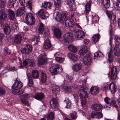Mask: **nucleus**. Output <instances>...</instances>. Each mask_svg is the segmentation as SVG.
I'll list each match as a JSON object with an SVG mask.
<instances>
[{
    "label": "nucleus",
    "instance_id": "7c9ffc66",
    "mask_svg": "<svg viewBox=\"0 0 120 120\" xmlns=\"http://www.w3.org/2000/svg\"><path fill=\"white\" fill-rule=\"evenodd\" d=\"M99 90V88L96 87H92L90 89L91 93L94 95L96 94Z\"/></svg>",
    "mask_w": 120,
    "mask_h": 120
},
{
    "label": "nucleus",
    "instance_id": "c03bdc74",
    "mask_svg": "<svg viewBox=\"0 0 120 120\" xmlns=\"http://www.w3.org/2000/svg\"><path fill=\"white\" fill-rule=\"evenodd\" d=\"M57 55V53L56 54L55 56V60L57 61L60 63H62L64 60V59L62 58L61 57H56V56Z\"/></svg>",
    "mask_w": 120,
    "mask_h": 120
},
{
    "label": "nucleus",
    "instance_id": "72a5a7b5",
    "mask_svg": "<svg viewBox=\"0 0 120 120\" xmlns=\"http://www.w3.org/2000/svg\"><path fill=\"white\" fill-rule=\"evenodd\" d=\"M112 49L111 48L110 49V50L108 56L109 59L108 60L109 62V63H111L112 62L113 60V58L112 56Z\"/></svg>",
    "mask_w": 120,
    "mask_h": 120
},
{
    "label": "nucleus",
    "instance_id": "7ed1b4c3",
    "mask_svg": "<svg viewBox=\"0 0 120 120\" xmlns=\"http://www.w3.org/2000/svg\"><path fill=\"white\" fill-rule=\"evenodd\" d=\"M66 16V14H61L59 12L57 13L55 19L57 22H60L62 24L65 20Z\"/></svg>",
    "mask_w": 120,
    "mask_h": 120
},
{
    "label": "nucleus",
    "instance_id": "37998d69",
    "mask_svg": "<svg viewBox=\"0 0 120 120\" xmlns=\"http://www.w3.org/2000/svg\"><path fill=\"white\" fill-rule=\"evenodd\" d=\"M41 80L42 82L44 83L46 82V74L43 72H42L41 75Z\"/></svg>",
    "mask_w": 120,
    "mask_h": 120
},
{
    "label": "nucleus",
    "instance_id": "ea45409f",
    "mask_svg": "<svg viewBox=\"0 0 120 120\" xmlns=\"http://www.w3.org/2000/svg\"><path fill=\"white\" fill-rule=\"evenodd\" d=\"M99 34H96L93 37V40L94 43H95L99 40Z\"/></svg>",
    "mask_w": 120,
    "mask_h": 120
},
{
    "label": "nucleus",
    "instance_id": "a878e982",
    "mask_svg": "<svg viewBox=\"0 0 120 120\" xmlns=\"http://www.w3.org/2000/svg\"><path fill=\"white\" fill-rule=\"evenodd\" d=\"M106 11L109 17L110 18V20H112L115 19H116V16L114 15H112V11H110L107 10H106Z\"/></svg>",
    "mask_w": 120,
    "mask_h": 120
},
{
    "label": "nucleus",
    "instance_id": "f03ea898",
    "mask_svg": "<svg viewBox=\"0 0 120 120\" xmlns=\"http://www.w3.org/2000/svg\"><path fill=\"white\" fill-rule=\"evenodd\" d=\"M25 19L26 23L30 25H33L35 23V20L34 17L31 13H26V14Z\"/></svg>",
    "mask_w": 120,
    "mask_h": 120
},
{
    "label": "nucleus",
    "instance_id": "e433bc0d",
    "mask_svg": "<svg viewBox=\"0 0 120 120\" xmlns=\"http://www.w3.org/2000/svg\"><path fill=\"white\" fill-rule=\"evenodd\" d=\"M68 48L70 51L72 52H75L77 51V49L76 47L73 45H69L68 46Z\"/></svg>",
    "mask_w": 120,
    "mask_h": 120
},
{
    "label": "nucleus",
    "instance_id": "4468645a",
    "mask_svg": "<svg viewBox=\"0 0 120 120\" xmlns=\"http://www.w3.org/2000/svg\"><path fill=\"white\" fill-rule=\"evenodd\" d=\"M7 18V15L4 10L1 9L0 10V20L4 21Z\"/></svg>",
    "mask_w": 120,
    "mask_h": 120
},
{
    "label": "nucleus",
    "instance_id": "9b49d317",
    "mask_svg": "<svg viewBox=\"0 0 120 120\" xmlns=\"http://www.w3.org/2000/svg\"><path fill=\"white\" fill-rule=\"evenodd\" d=\"M50 106L52 108L55 109L57 108L58 105V103L56 99L55 98H52L50 101Z\"/></svg>",
    "mask_w": 120,
    "mask_h": 120
},
{
    "label": "nucleus",
    "instance_id": "58836bf2",
    "mask_svg": "<svg viewBox=\"0 0 120 120\" xmlns=\"http://www.w3.org/2000/svg\"><path fill=\"white\" fill-rule=\"evenodd\" d=\"M38 64L40 65L44 64L46 61V59L44 57H40L38 60Z\"/></svg>",
    "mask_w": 120,
    "mask_h": 120
},
{
    "label": "nucleus",
    "instance_id": "09e8293b",
    "mask_svg": "<svg viewBox=\"0 0 120 120\" xmlns=\"http://www.w3.org/2000/svg\"><path fill=\"white\" fill-rule=\"evenodd\" d=\"M117 69L116 67H112L111 68L110 73H115L117 74L118 73Z\"/></svg>",
    "mask_w": 120,
    "mask_h": 120
},
{
    "label": "nucleus",
    "instance_id": "0eeeda50",
    "mask_svg": "<svg viewBox=\"0 0 120 120\" xmlns=\"http://www.w3.org/2000/svg\"><path fill=\"white\" fill-rule=\"evenodd\" d=\"M35 63L33 59H28L24 60L23 64L25 66H29L31 67H34L35 65Z\"/></svg>",
    "mask_w": 120,
    "mask_h": 120
},
{
    "label": "nucleus",
    "instance_id": "3c124183",
    "mask_svg": "<svg viewBox=\"0 0 120 120\" xmlns=\"http://www.w3.org/2000/svg\"><path fill=\"white\" fill-rule=\"evenodd\" d=\"M117 1L115 3L116 10L119 11H120V0H117Z\"/></svg>",
    "mask_w": 120,
    "mask_h": 120
},
{
    "label": "nucleus",
    "instance_id": "8fccbe9b",
    "mask_svg": "<svg viewBox=\"0 0 120 120\" xmlns=\"http://www.w3.org/2000/svg\"><path fill=\"white\" fill-rule=\"evenodd\" d=\"M111 101V102H110V104H111L113 106L115 107L116 108L118 107L117 106L116 103V102L113 98H112Z\"/></svg>",
    "mask_w": 120,
    "mask_h": 120
},
{
    "label": "nucleus",
    "instance_id": "aec40b11",
    "mask_svg": "<svg viewBox=\"0 0 120 120\" xmlns=\"http://www.w3.org/2000/svg\"><path fill=\"white\" fill-rule=\"evenodd\" d=\"M25 8L24 7H22L19 8L17 11L16 15L17 16H20L24 13L25 11Z\"/></svg>",
    "mask_w": 120,
    "mask_h": 120
},
{
    "label": "nucleus",
    "instance_id": "79ce46f5",
    "mask_svg": "<svg viewBox=\"0 0 120 120\" xmlns=\"http://www.w3.org/2000/svg\"><path fill=\"white\" fill-rule=\"evenodd\" d=\"M16 0H9L8 1V4L10 8H11L14 7V4L15 3Z\"/></svg>",
    "mask_w": 120,
    "mask_h": 120
},
{
    "label": "nucleus",
    "instance_id": "2f4dec72",
    "mask_svg": "<svg viewBox=\"0 0 120 120\" xmlns=\"http://www.w3.org/2000/svg\"><path fill=\"white\" fill-rule=\"evenodd\" d=\"M61 0H54V6L56 8H59L61 4Z\"/></svg>",
    "mask_w": 120,
    "mask_h": 120
},
{
    "label": "nucleus",
    "instance_id": "4be33fe9",
    "mask_svg": "<svg viewBox=\"0 0 120 120\" xmlns=\"http://www.w3.org/2000/svg\"><path fill=\"white\" fill-rule=\"evenodd\" d=\"M91 5V2L90 0L86 3L85 6V11L86 13H88L90 11Z\"/></svg>",
    "mask_w": 120,
    "mask_h": 120
},
{
    "label": "nucleus",
    "instance_id": "603ef678",
    "mask_svg": "<svg viewBox=\"0 0 120 120\" xmlns=\"http://www.w3.org/2000/svg\"><path fill=\"white\" fill-rule=\"evenodd\" d=\"M29 1V0H19L20 4L22 6L24 7L25 6V5L26 3H27Z\"/></svg>",
    "mask_w": 120,
    "mask_h": 120
},
{
    "label": "nucleus",
    "instance_id": "c756f323",
    "mask_svg": "<svg viewBox=\"0 0 120 120\" xmlns=\"http://www.w3.org/2000/svg\"><path fill=\"white\" fill-rule=\"evenodd\" d=\"M119 46L120 45H115L114 47V50L115 52L114 53L116 56H119L120 55V52L119 48Z\"/></svg>",
    "mask_w": 120,
    "mask_h": 120
},
{
    "label": "nucleus",
    "instance_id": "5fc2aeb1",
    "mask_svg": "<svg viewBox=\"0 0 120 120\" xmlns=\"http://www.w3.org/2000/svg\"><path fill=\"white\" fill-rule=\"evenodd\" d=\"M6 2L4 0H0V7L2 8L6 5Z\"/></svg>",
    "mask_w": 120,
    "mask_h": 120
},
{
    "label": "nucleus",
    "instance_id": "412c9836",
    "mask_svg": "<svg viewBox=\"0 0 120 120\" xmlns=\"http://www.w3.org/2000/svg\"><path fill=\"white\" fill-rule=\"evenodd\" d=\"M4 27V31L6 34H8L11 32L10 28L7 24H6L3 26Z\"/></svg>",
    "mask_w": 120,
    "mask_h": 120
},
{
    "label": "nucleus",
    "instance_id": "e2e57ef3",
    "mask_svg": "<svg viewBox=\"0 0 120 120\" xmlns=\"http://www.w3.org/2000/svg\"><path fill=\"white\" fill-rule=\"evenodd\" d=\"M109 85L107 83H105L103 86L101 87V88L103 90H107L108 89Z\"/></svg>",
    "mask_w": 120,
    "mask_h": 120
},
{
    "label": "nucleus",
    "instance_id": "0e129e2a",
    "mask_svg": "<svg viewBox=\"0 0 120 120\" xmlns=\"http://www.w3.org/2000/svg\"><path fill=\"white\" fill-rule=\"evenodd\" d=\"M25 6H28V8L30 9L31 11L32 10V6L31 5V3L30 1L26 4Z\"/></svg>",
    "mask_w": 120,
    "mask_h": 120
},
{
    "label": "nucleus",
    "instance_id": "a19ab883",
    "mask_svg": "<svg viewBox=\"0 0 120 120\" xmlns=\"http://www.w3.org/2000/svg\"><path fill=\"white\" fill-rule=\"evenodd\" d=\"M5 69L10 71H15L16 70L15 67H12L9 65H8L5 67Z\"/></svg>",
    "mask_w": 120,
    "mask_h": 120
},
{
    "label": "nucleus",
    "instance_id": "bf43d9fd",
    "mask_svg": "<svg viewBox=\"0 0 120 120\" xmlns=\"http://www.w3.org/2000/svg\"><path fill=\"white\" fill-rule=\"evenodd\" d=\"M70 116L73 119H75L76 118V113L74 111H73L70 113Z\"/></svg>",
    "mask_w": 120,
    "mask_h": 120
},
{
    "label": "nucleus",
    "instance_id": "c9c22d12",
    "mask_svg": "<svg viewBox=\"0 0 120 120\" xmlns=\"http://www.w3.org/2000/svg\"><path fill=\"white\" fill-rule=\"evenodd\" d=\"M39 75L38 71L36 70L33 71L32 73V76L33 78L37 79L39 77Z\"/></svg>",
    "mask_w": 120,
    "mask_h": 120
},
{
    "label": "nucleus",
    "instance_id": "680f3d73",
    "mask_svg": "<svg viewBox=\"0 0 120 120\" xmlns=\"http://www.w3.org/2000/svg\"><path fill=\"white\" fill-rule=\"evenodd\" d=\"M111 100L107 97H105L104 99L105 102L108 104H110V102H111Z\"/></svg>",
    "mask_w": 120,
    "mask_h": 120
},
{
    "label": "nucleus",
    "instance_id": "dca6fc26",
    "mask_svg": "<svg viewBox=\"0 0 120 120\" xmlns=\"http://www.w3.org/2000/svg\"><path fill=\"white\" fill-rule=\"evenodd\" d=\"M22 39V37L20 34L16 35L14 39V42L15 43L19 44L21 43Z\"/></svg>",
    "mask_w": 120,
    "mask_h": 120
},
{
    "label": "nucleus",
    "instance_id": "a211bd4d",
    "mask_svg": "<svg viewBox=\"0 0 120 120\" xmlns=\"http://www.w3.org/2000/svg\"><path fill=\"white\" fill-rule=\"evenodd\" d=\"M68 56L74 62H75L78 60V59L77 57V56L72 53H68Z\"/></svg>",
    "mask_w": 120,
    "mask_h": 120
},
{
    "label": "nucleus",
    "instance_id": "f8f14e48",
    "mask_svg": "<svg viewBox=\"0 0 120 120\" xmlns=\"http://www.w3.org/2000/svg\"><path fill=\"white\" fill-rule=\"evenodd\" d=\"M54 33L56 38H61L62 33L61 30L59 28H55L54 29Z\"/></svg>",
    "mask_w": 120,
    "mask_h": 120
},
{
    "label": "nucleus",
    "instance_id": "864d4df0",
    "mask_svg": "<svg viewBox=\"0 0 120 120\" xmlns=\"http://www.w3.org/2000/svg\"><path fill=\"white\" fill-rule=\"evenodd\" d=\"M54 117L53 113L52 112L47 116V118L48 120H52Z\"/></svg>",
    "mask_w": 120,
    "mask_h": 120
},
{
    "label": "nucleus",
    "instance_id": "de8ad7c7",
    "mask_svg": "<svg viewBox=\"0 0 120 120\" xmlns=\"http://www.w3.org/2000/svg\"><path fill=\"white\" fill-rule=\"evenodd\" d=\"M115 45H120V37L117 36H116L115 38Z\"/></svg>",
    "mask_w": 120,
    "mask_h": 120
},
{
    "label": "nucleus",
    "instance_id": "bb28decb",
    "mask_svg": "<svg viewBox=\"0 0 120 120\" xmlns=\"http://www.w3.org/2000/svg\"><path fill=\"white\" fill-rule=\"evenodd\" d=\"M87 47L86 46H83L79 51L80 54L82 55L86 53L87 51Z\"/></svg>",
    "mask_w": 120,
    "mask_h": 120
},
{
    "label": "nucleus",
    "instance_id": "052dcab7",
    "mask_svg": "<svg viewBox=\"0 0 120 120\" xmlns=\"http://www.w3.org/2000/svg\"><path fill=\"white\" fill-rule=\"evenodd\" d=\"M96 118L99 119L102 117L103 115L100 112H96Z\"/></svg>",
    "mask_w": 120,
    "mask_h": 120
},
{
    "label": "nucleus",
    "instance_id": "1a4fd4ad",
    "mask_svg": "<svg viewBox=\"0 0 120 120\" xmlns=\"http://www.w3.org/2000/svg\"><path fill=\"white\" fill-rule=\"evenodd\" d=\"M74 22L72 19H65L63 24H65L67 27L73 26L75 25Z\"/></svg>",
    "mask_w": 120,
    "mask_h": 120
},
{
    "label": "nucleus",
    "instance_id": "393cba45",
    "mask_svg": "<svg viewBox=\"0 0 120 120\" xmlns=\"http://www.w3.org/2000/svg\"><path fill=\"white\" fill-rule=\"evenodd\" d=\"M109 89L111 92L113 94L115 93L116 91L115 85L113 83L110 84L109 86Z\"/></svg>",
    "mask_w": 120,
    "mask_h": 120
},
{
    "label": "nucleus",
    "instance_id": "f257e3e1",
    "mask_svg": "<svg viewBox=\"0 0 120 120\" xmlns=\"http://www.w3.org/2000/svg\"><path fill=\"white\" fill-rule=\"evenodd\" d=\"M79 87V94L80 98L81 99H82L81 100V104L82 105H84L86 103L85 98L87 97V92L85 90L84 87L81 86Z\"/></svg>",
    "mask_w": 120,
    "mask_h": 120
},
{
    "label": "nucleus",
    "instance_id": "c85d7f7f",
    "mask_svg": "<svg viewBox=\"0 0 120 120\" xmlns=\"http://www.w3.org/2000/svg\"><path fill=\"white\" fill-rule=\"evenodd\" d=\"M8 14L10 19L11 20L15 18V14L14 11L11 9H9L8 10Z\"/></svg>",
    "mask_w": 120,
    "mask_h": 120
},
{
    "label": "nucleus",
    "instance_id": "774afa93",
    "mask_svg": "<svg viewBox=\"0 0 120 120\" xmlns=\"http://www.w3.org/2000/svg\"><path fill=\"white\" fill-rule=\"evenodd\" d=\"M11 50L7 48H6L5 49L4 51V53L5 54H9L11 53Z\"/></svg>",
    "mask_w": 120,
    "mask_h": 120
},
{
    "label": "nucleus",
    "instance_id": "2eb2a0df",
    "mask_svg": "<svg viewBox=\"0 0 120 120\" xmlns=\"http://www.w3.org/2000/svg\"><path fill=\"white\" fill-rule=\"evenodd\" d=\"M45 97L44 93H37L35 94L34 98L36 99L41 100L43 99Z\"/></svg>",
    "mask_w": 120,
    "mask_h": 120
},
{
    "label": "nucleus",
    "instance_id": "69168bd1",
    "mask_svg": "<svg viewBox=\"0 0 120 120\" xmlns=\"http://www.w3.org/2000/svg\"><path fill=\"white\" fill-rule=\"evenodd\" d=\"M64 88L67 92H70L71 91V89L69 86H65L64 87Z\"/></svg>",
    "mask_w": 120,
    "mask_h": 120
},
{
    "label": "nucleus",
    "instance_id": "5701e85b",
    "mask_svg": "<svg viewBox=\"0 0 120 120\" xmlns=\"http://www.w3.org/2000/svg\"><path fill=\"white\" fill-rule=\"evenodd\" d=\"M51 46L50 40L47 39L45 41L44 44V48L45 49H47L50 48Z\"/></svg>",
    "mask_w": 120,
    "mask_h": 120
},
{
    "label": "nucleus",
    "instance_id": "f704fd0d",
    "mask_svg": "<svg viewBox=\"0 0 120 120\" xmlns=\"http://www.w3.org/2000/svg\"><path fill=\"white\" fill-rule=\"evenodd\" d=\"M27 76L29 80L28 85L30 87H31L32 86L33 84V81L30 74H28V75Z\"/></svg>",
    "mask_w": 120,
    "mask_h": 120
},
{
    "label": "nucleus",
    "instance_id": "6ab92c4d",
    "mask_svg": "<svg viewBox=\"0 0 120 120\" xmlns=\"http://www.w3.org/2000/svg\"><path fill=\"white\" fill-rule=\"evenodd\" d=\"M109 0H101L102 5L105 8H107L110 7Z\"/></svg>",
    "mask_w": 120,
    "mask_h": 120
},
{
    "label": "nucleus",
    "instance_id": "423d86ee",
    "mask_svg": "<svg viewBox=\"0 0 120 120\" xmlns=\"http://www.w3.org/2000/svg\"><path fill=\"white\" fill-rule=\"evenodd\" d=\"M14 80L15 82L11 87L12 91H15L14 90H17V89H19L22 87L23 86V83L20 81L18 82L16 85L15 86V85L18 80L17 79H15Z\"/></svg>",
    "mask_w": 120,
    "mask_h": 120
},
{
    "label": "nucleus",
    "instance_id": "473e14b6",
    "mask_svg": "<svg viewBox=\"0 0 120 120\" xmlns=\"http://www.w3.org/2000/svg\"><path fill=\"white\" fill-rule=\"evenodd\" d=\"M64 102L65 104V107L66 108L70 109L71 108V103L68 99H66L64 101Z\"/></svg>",
    "mask_w": 120,
    "mask_h": 120
},
{
    "label": "nucleus",
    "instance_id": "20e7f679",
    "mask_svg": "<svg viewBox=\"0 0 120 120\" xmlns=\"http://www.w3.org/2000/svg\"><path fill=\"white\" fill-rule=\"evenodd\" d=\"M32 49V46L29 44H27L25 45L24 48H22L20 50L22 53L27 54L31 52Z\"/></svg>",
    "mask_w": 120,
    "mask_h": 120
},
{
    "label": "nucleus",
    "instance_id": "13d9d810",
    "mask_svg": "<svg viewBox=\"0 0 120 120\" xmlns=\"http://www.w3.org/2000/svg\"><path fill=\"white\" fill-rule=\"evenodd\" d=\"M74 3V0H68L67 2V4L71 8Z\"/></svg>",
    "mask_w": 120,
    "mask_h": 120
},
{
    "label": "nucleus",
    "instance_id": "cd10ccee",
    "mask_svg": "<svg viewBox=\"0 0 120 120\" xmlns=\"http://www.w3.org/2000/svg\"><path fill=\"white\" fill-rule=\"evenodd\" d=\"M15 91H11L12 93L15 95H19L22 94L24 92V90L22 89H19L17 90H15Z\"/></svg>",
    "mask_w": 120,
    "mask_h": 120
},
{
    "label": "nucleus",
    "instance_id": "ddd939ff",
    "mask_svg": "<svg viewBox=\"0 0 120 120\" xmlns=\"http://www.w3.org/2000/svg\"><path fill=\"white\" fill-rule=\"evenodd\" d=\"M82 65L80 63H76L74 64L72 66V68L73 70L75 72L79 71L82 68Z\"/></svg>",
    "mask_w": 120,
    "mask_h": 120
},
{
    "label": "nucleus",
    "instance_id": "6e6552de",
    "mask_svg": "<svg viewBox=\"0 0 120 120\" xmlns=\"http://www.w3.org/2000/svg\"><path fill=\"white\" fill-rule=\"evenodd\" d=\"M59 68V65L56 64L50 68L49 71L52 75H55L58 72Z\"/></svg>",
    "mask_w": 120,
    "mask_h": 120
},
{
    "label": "nucleus",
    "instance_id": "6e6d98bb",
    "mask_svg": "<svg viewBox=\"0 0 120 120\" xmlns=\"http://www.w3.org/2000/svg\"><path fill=\"white\" fill-rule=\"evenodd\" d=\"M5 90L3 87H0V96L4 95L5 93Z\"/></svg>",
    "mask_w": 120,
    "mask_h": 120
},
{
    "label": "nucleus",
    "instance_id": "a18cd8bd",
    "mask_svg": "<svg viewBox=\"0 0 120 120\" xmlns=\"http://www.w3.org/2000/svg\"><path fill=\"white\" fill-rule=\"evenodd\" d=\"M42 6L45 8H49L51 7L52 4L49 2H45Z\"/></svg>",
    "mask_w": 120,
    "mask_h": 120
},
{
    "label": "nucleus",
    "instance_id": "9d476101",
    "mask_svg": "<svg viewBox=\"0 0 120 120\" xmlns=\"http://www.w3.org/2000/svg\"><path fill=\"white\" fill-rule=\"evenodd\" d=\"M91 57L89 55L85 56L83 59V63L86 65H89L91 62Z\"/></svg>",
    "mask_w": 120,
    "mask_h": 120
},
{
    "label": "nucleus",
    "instance_id": "f3484780",
    "mask_svg": "<svg viewBox=\"0 0 120 120\" xmlns=\"http://www.w3.org/2000/svg\"><path fill=\"white\" fill-rule=\"evenodd\" d=\"M92 108L95 111H99L102 108V105L100 104H95L92 105Z\"/></svg>",
    "mask_w": 120,
    "mask_h": 120
},
{
    "label": "nucleus",
    "instance_id": "39448f33",
    "mask_svg": "<svg viewBox=\"0 0 120 120\" xmlns=\"http://www.w3.org/2000/svg\"><path fill=\"white\" fill-rule=\"evenodd\" d=\"M64 38L65 42L68 43L72 41L73 37L72 34L71 33H67L64 35Z\"/></svg>",
    "mask_w": 120,
    "mask_h": 120
},
{
    "label": "nucleus",
    "instance_id": "49530a36",
    "mask_svg": "<svg viewBox=\"0 0 120 120\" xmlns=\"http://www.w3.org/2000/svg\"><path fill=\"white\" fill-rule=\"evenodd\" d=\"M44 30L43 27V24L42 23H41L38 29L39 33H42Z\"/></svg>",
    "mask_w": 120,
    "mask_h": 120
},
{
    "label": "nucleus",
    "instance_id": "4c0bfd02",
    "mask_svg": "<svg viewBox=\"0 0 120 120\" xmlns=\"http://www.w3.org/2000/svg\"><path fill=\"white\" fill-rule=\"evenodd\" d=\"M60 91V87L57 86L54 87L52 89V92L55 94H58Z\"/></svg>",
    "mask_w": 120,
    "mask_h": 120
},
{
    "label": "nucleus",
    "instance_id": "4d7b16f0",
    "mask_svg": "<svg viewBox=\"0 0 120 120\" xmlns=\"http://www.w3.org/2000/svg\"><path fill=\"white\" fill-rule=\"evenodd\" d=\"M110 73L111 74V79H115L117 77V74L113 73H110Z\"/></svg>",
    "mask_w": 120,
    "mask_h": 120
},
{
    "label": "nucleus",
    "instance_id": "b1692460",
    "mask_svg": "<svg viewBox=\"0 0 120 120\" xmlns=\"http://www.w3.org/2000/svg\"><path fill=\"white\" fill-rule=\"evenodd\" d=\"M84 35V33L83 31H79L76 33L75 38H76L79 39L80 38H82Z\"/></svg>",
    "mask_w": 120,
    "mask_h": 120
},
{
    "label": "nucleus",
    "instance_id": "338daca9",
    "mask_svg": "<svg viewBox=\"0 0 120 120\" xmlns=\"http://www.w3.org/2000/svg\"><path fill=\"white\" fill-rule=\"evenodd\" d=\"M72 79L73 78L72 77L67 75V76L66 80L68 82H70L72 81Z\"/></svg>",
    "mask_w": 120,
    "mask_h": 120
}]
</instances>
